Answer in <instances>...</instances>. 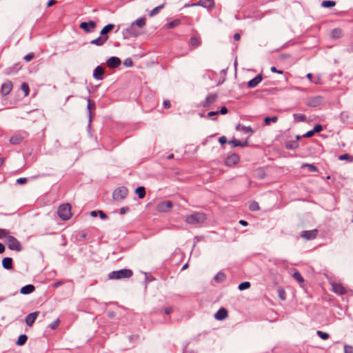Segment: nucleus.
<instances>
[{
  "mask_svg": "<svg viewBox=\"0 0 353 353\" xmlns=\"http://www.w3.org/2000/svg\"><path fill=\"white\" fill-rule=\"evenodd\" d=\"M29 134L26 130H17L15 131L10 137L9 143L11 145H19L26 141Z\"/></svg>",
  "mask_w": 353,
  "mask_h": 353,
  "instance_id": "nucleus-1",
  "label": "nucleus"
},
{
  "mask_svg": "<svg viewBox=\"0 0 353 353\" xmlns=\"http://www.w3.org/2000/svg\"><path fill=\"white\" fill-rule=\"evenodd\" d=\"M133 275V272L129 269H122L117 271L111 272L108 274V279L111 280H119L123 279H129Z\"/></svg>",
  "mask_w": 353,
  "mask_h": 353,
  "instance_id": "nucleus-2",
  "label": "nucleus"
},
{
  "mask_svg": "<svg viewBox=\"0 0 353 353\" xmlns=\"http://www.w3.org/2000/svg\"><path fill=\"white\" fill-rule=\"evenodd\" d=\"M57 213L59 214V216L63 220V221H68L69 220L72 216V212H71V205L69 203H63L61 204L59 208L57 210Z\"/></svg>",
  "mask_w": 353,
  "mask_h": 353,
  "instance_id": "nucleus-3",
  "label": "nucleus"
},
{
  "mask_svg": "<svg viewBox=\"0 0 353 353\" xmlns=\"http://www.w3.org/2000/svg\"><path fill=\"white\" fill-rule=\"evenodd\" d=\"M7 244L9 249L19 252L21 250V245L19 241L12 236H7Z\"/></svg>",
  "mask_w": 353,
  "mask_h": 353,
  "instance_id": "nucleus-4",
  "label": "nucleus"
},
{
  "mask_svg": "<svg viewBox=\"0 0 353 353\" xmlns=\"http://www.w3.org/2000/svg\"><path fill=\"white\" fill-rule=\"evenodd\" d=\"M128 194V190L125 187H119L113 192V198L114 200L121 201L125 199Z\"/></svg>",
  "mask_w": 353,
  "mask_h": 353,
  "instance_id": "nucleus-5",
  "label": "nucleus"
},
{
  "mask_svg": "<svg viewBox=\"0 0 353 353\" xmlns=\"http://www.w3.org/2000/svg\"><path fill=\"white\" fill-rule=\"evenodd\" d=\"M218 95L216 93H212L207 96L205 101L203 102V107L204 108H212V105L217 101Z\"/></svg>",
  "mask_w": 353,
  "mask_h": 353,
  "instance_id": "nucleus-6",
  "label": "nucleus"
},
{
  "mask_svg": "<svg viewBox=\"0 0 353 353\" xmlns=\"http://www.w3.org/2000/svg\"><path fill=\"white\" fill-rule=\"evenodd\" d=\"M173 206L172 202L170 201H163L159 203L157 205V210L161 212H166L170 211Z\"/></svg>",
  "mask_w": 353,
  "mask_h": 353,
  "instance_id": "nucleus-7",
  "label": "nucleus"
},
{
  "mask_svg": "<svg viewBox=\"0 0 353 353\" xmlns=\"http://www.w3.org/2000/svg\"><path fill=\"white\" fill-rule=\"evenodd\" d=\"M240 161V157L236 154H231L228 156L225 161V164L227 166L232 167L236 165Z\"/></svg>",
  "mask_w": 353,
  "mask_h": 353,
  "instance_id": "nucleus-8",
  "label": "nucleus"
},
{
  "mask_svg": "<svg viewBox=\"0 0 353 353\" xmlns=\"http://www.w3.org/2000/svg\"><path fill=\"white\" fill-rule=\"evenodd\" d=\"M13 88V84L12 81L8 80L4 82L1 88V94L2 96L5 97L9 94Z\"/></svg>",
  "mask_w": 353,
  "mask_h": 353,
  "instance_id": "nucleus-9",
  "label": "nucleus"
},
{
  "mask_svg": "<svg viewBox=\"0 0 353 353\" xmlns=\"http://www.w3.org/2000/svg\"><path fill=\"white\" fill-rule=\"evenodd\" d=\"M80 28L86 32L92 31L96 28V23L93 21L89 22H82L80 23Z\"/></svg>",
  "mask_w": 353,
  "mask_h": 353,
  "instance_id": "nucleus-10",
  "label": "nucleus"
},
{
  "mask_svg": "<svg viewBox=\"0 0 353 353\" xmlns=\"http://www.w3.org/2000/svg\"><path fill=\"white\" fill-rule=\"evenodd\" d=\"M332 291L339 295H343L346 293L345 288L341 284L337 283H332Z\"/></svg>",
  "mask_w": 353,
  "mask_h": 353,
  "instance_id": "nucleus-11",
  "label": "nucleus"
},
{
  "mask_svg": "<svg viewBox=\"0 0 353 353\" xmlns=\"http://www.w3.org/2000/svg\"><path fill=\"white\" fill-rule=\"evenodd\" d=\"M317 232H318L317 230L303 231L301 232V236L307 240H311V239H314L316 238V236L317 235Z\"/></svg>",
  "mask_w": 353,
  "mask_h": 353,
  "instance_id": "nucleus-12",
  "label": "nucleus"
},
{
  "mask_svg": "<svg viewBox=\"0 0 353 353\" xmlns=\"http://www.w3.org/2000/svg\"><path fill=\"white\" fill-rule=\"evenodd\" d=\"M183 46H177L176 45L173 48L174 52L176 57L185 56L188 54V50L185 47V44H182Z\"/></svg>",
  "mask_w": 353,
  "mask_h": 353,
  "instance_id": "nucleus-13",
  "label": "nucleus"
},
{
  "mask_svg": "<svg viewBox=\"0 0 353 353\" xmlns=\"http://www.w3.org/2000/svg\"><path fill=\"white\" fill-rule=\"evenodd\" d=\"M201 39L199 36H197V35L192 36L190 38V41H189V46H190V50L197 48L198 46H199L201 45Z\"/></svg>",
  "mask_w": 353,
  "mask_h": 353,
  "instance_id": "nucleus-14",
  "label": "nucleus"
},
{
  "mask_svg": "<svg viewBox=\"0 0 353 353\" xmlns=\"http://www.w3.org/2000/svg\"><path fill=\"white\" fill-rule=\"evenodd\" d=\"M107 65L109 68H115L121 65V60L116 57H110L107 61Z\"/></svg>",
  "mask_w": 353,
  "mask_h": 353,
  "instance_id": "nucleus-15",
  "label": "nucleus"
},
{
  "mask_svg": "<svg viewBox=\"0 0 353 353\" xmlns=\"http://www.w3.org/2000/svg\"><path fill=\"white\" fill-rule=\"evenodd\" d=\"M39 314V312H34L29 314L26 317V323L28 326H32L34 323V321L36 320L37 317L38 316Z\"/></svg>",
  "mask_w": 353,
  "mask_h": 353,
  "instance_id": "nucleus-16",
  "label": "nucleus"
},
{
  "mask_svg": "<svg viewBox=\"0 0 353 353\" xmlns=\"http://www.w3.org/2000/svg\"><path fill=\"white\" fill-rule=\"evenodd\" d=\"M206 219V216L205 214L201 212H196L190 215L187 221H204Z\"/></svg>",
  "mask_w": 353,
  "mask_h": 353,
  "instance_id": "nucleus-17",
  "label": "nucleus"
},
{
  "mask_svg": "<svg viewBox=\"0 0 353 353\" xmlns=\"http://www.w3.org/2000/svg\"><path fill=\"white\" fill-rule=\"evenodd\" d=\"M300 139L299 136L296 137V140L287 141L285 144V147L288 150H294L299 147V144L298 140Z\"/></svg>",
  "mask_w": 353,
  "mask_h": 353,
  "instance_id": "nucleus-18",
  "label": "nucleus"
},
{
  "mask_svg": "<svg viewBox=\"0 0 353 353\" xmlns=\"http://www.w3.org/2000/svg\"><path fill=\"white\" fill-rule=\"evenodd\" d=\"M228 316V311L222 307L218 310V312L215 314L214 318L217 320H223L226 319Z\"/></svg>",
  "mask_w": 353,
  "mask_h": 353,
  "instance_id": "nucleus-19",
  "label": "nucleus"
},
{
  "mask_svg": "<svg viewBox=\"0 0 353 353\" xmlns=\"http://www.w3.org/2000/svg\"><path fill=\"white\" fill-rule=\"evenodd\" d=\"M105 73L104 68L102 66H97L94 71V77L95 79L101 80Z\"/></svg>",
  "mask_w": 353,
  "mask_h": 353,
  "instance_id": "nucleus-20",
  "label": "nucleus"
},
{
  "mask_svg": "<svg viewBox=\"0 0 353 353\" xmlns=\"http://www.w3.org/2000/svg\"><path fill=\"white\" fill-rule=\"evenodd\" d=\"M108 39V36H100L99 37L91 41V43L96 46H103Z\"/></svg>",
  "mask_w": 353,
  "mask_h": 353,
  "instance_id": "nucleus-21",
  "label": "nucleus"
},
{
  "mask_svg": "<svg viewBox=\"0 0 353 353\" xmlns=\"http://www.w3.org/2000/svg\"><path fill=\"white\" fill-rule=\"evenodd\" d=\"M262 79H263V78H262V76L261 74L256 75L254 79H252V80L248 81V88H254V87H256L258 84H259L261 83Z\"/></svg>",
  "mask_w": 353,
  "mask_h": 353,
  "instance_id": "nucleus-22",
  "label": "nucleus"
},
{
  "mask_svg": "<svg viewBox=\"0 0 353 353\" xmlns=\"http://www.w3.org/2000/svg\"><path fill=\"white\" fill-rule=\"evenodd\" d=\"M127 31L130 36L134 37L139 36L142 33L141 30H137L136 26L132 23L131 24L130 27L127 29Z\"/></svg>",
  "mask_w": 353,
  "mask_h": 353,
  "instance_id": "nucleus-23",
  "label": "nucleus"
},
{
  "mask_svg": "<svg viewBox=\"0 0 353 353\" xmlns=\"http://www.w3.org/2000/svg\"><path fill=\"white\" fill-rule=\"evenodd\" d=\"M34 290V286L33 285L29 284L22 287L20 290V292L22 294H28L33 292Z\"/></svg>",
  "mask_w": 353,
  "mask_h": 353,
  "instance_id": "nucleus-24",
  "label": "nucleus"
},
{
  "mask_svg": "<svg viewBox=\"0 0 353 353\" xmlns=\"http://www.w3.org/2000/svg\"><path fill=\"white\" fill-rule=\"evenodd\" d=\"M2 265L6 270L12 268V259L10 257H6L2 260Z\"/></svg>",
  "mask_w": 353,
  "mask_h": 353,
  "instance_id": "nucleus-25",
  "label": "nucleus"
},
{
  "mask_svg": "<svg viewBox=\"0 0 353 353\" xmlns=\"http://www.w3.org/2000/svg\"><path fill=\"white\" fill-rule=\"evenodd\" d=\"M198 4L204 8H210L214 6V0H200Z\"/></svg>",
  "mask_w": 353,
  "mask_h": 353,
  "instance_id": "nucleus-26",
  "label": "nucleus"
},
{
  "mask_svg": "<svg viewBox=\"0 0 353 353\" xmlns=\"http://www.w3.org/2000/svg\"><path fill=\"white\" fill-rule=\"evenodd\" d=\"M132 24L136 27L143 28L146 24V19L145 17L139 18L134 22H133Z\"/></svg>",
  "mask_w": 353,
  "mask_h": 353,
  "instance_id": "nucleus-27",
  "label": "nucleus"
},
{
  "mask_svg": "<svg viewBox=\"0 0 353 353\" xmlns=\"http://www.w3.org/2000/svg\"><path fill=\"white\" fill-rule=\"evenodd\" d=\"M181 24V20L179 19H176L172 20V21L166 24V28L168 29H172L176 26H179Z\"/></svg>",
  "mask_w": 353,
  "mask_h": 353,
  "instance_id": "nucleus-28",
  "label": "nucleus"
},
{
  "mask_svg": "<svg viewBox=\"0 0 353 353\" xmlns=\"http://www.w3.org/2000/svg\"><path fill=\"white\" fill-rule=\"evenodd\" d=\"M331 36L332 38L339 39L343 36V31L340 28H335L332 30Z\"/></svg>",
  "mask_w": 353,
  "mask_h": 353,
  "instance_id": "nucleus-29",
  "label": "nucleus"
},
{
  "mask_svg": "<svg viewBox=\"0 0 353 353\" xmlns=\"http://www.w3.org/2000/svg\"><path fill=\"white\" fill-rule=\"evenodd\" d=\"M135 193L139 199H143L145 196V189L143 186L138 187L135 190Z\"/></svg>",
  "mask_w": 353,
  "mask_h": 353,
  "instance_id": "nucleus-30",
  "label": "nucleus"
},
{
  "mask_svg": "<svg viewBox=\"0 0 353 353\" xmlns=\"http://www.w3.org/2000/svg\"><path fill=\"white\" fill-rule=\"evenodd\" d=\"M306 77L310 80V82H312L316 85L321 83V77L319 76L313 77L312 74L308 73Z\"/></svg>",
  "mask_w": 353,
  "mask_h": 353,
  "instance_id": "nucleus-31",
  "label": "nucleus"
},
{
  "mask_svg": "<svg viewBox=\"0 0 353 353\" xmlns=\"http://www.w3.org/2000/svg\"><path fill=\"white\" fill-rule=\"evenodd\" d=\"M114 26L113 24H108L105 26L101 31V34L103 36H108L107 34L112 31Z\"/></svg>",
  "mask_w": 353,
  "mask_h": 353,
  "instance_id": "nucleus-32",
  "label": "nucleus"
},
{
  "mask_svg": "<svg viewBox=\"0 0 353 353\" xmlns=\"http://www.w3.org/2000/svg\"><path fill=\"white\" fill-rule=\"evenodd\" d=\"M28 340V336L26 334H21L19 336L16 344L17 345L21 346L26 343Z\"/></svg>",
  "mask_w": 353,
  "mask_h": 353,
  "instance_id": "nucleus-33",
  "label": "nucleus"
},
{
  "mask_svg": "<svg viewBox=\"0 0 353 353\" xmlns=\"http://www.w3.org/2000/svg\"><path fill=\"white\" fill-rule=\"evenodd\" d=\"M164 7V5L162 4V5H160L156 8H154V9H152L150 12H149V16L150 17H152L154 16H155L156 14H159V12L161 11V10Z\"/></svg>",
  "mask_w": 353,
  "mask_h": 353,
  "instance_id": "nucleus-34",
  "label": "nucleus"
},
{
  "mask_svg": "<svg viewBox=\"0 0 353 353\" xmlns=\"http://www.w3.org/2000/svg\"><path fill=\"white\" fill-rule=\"evenodd\" d=\"M339 159L341 161H347L348 162H353V156L349 154H344L339 156Z\"/></svg>",
  "mask_w": 353,
  "mask_h": 353,
  "instance_id": "nucleus-35",
  "label": "nucleus"
},
{
  "mask_svg": "<svg viewBox=\"0 0 353 353\" xmlns=\"http://www.w3.org/2000/svg\"><path fill=\"white\" fill-rule=\"evenodd\" d=\"M98 214L100 215L101 219H107V216L105 215V214L103 211H101V210H99V211H92L90 212V215L92 217H97Z\"/></svg>",
  "mask_w": 353,
  "mask_h": 353,
  "instance_id": "nucleus-36",
  "label": "nucleus"
},
{
  "mask_svg": "<svg viewBox=\"0 0 353 353\" xmlns=\"http://www.w3.org/2000/svg\"><path fill=\"white\" fill-rule=\"evenodd\" d=\"M278 121V117L276 116L272 117H265L264 119V123L266 125H270L271 123H276Z\"/></svg>",
  "mask_w": 353,
  "mask_h": 353,
  "instance_id": "nucleus-37",
  "label": "nucleus"
},
{
  "mask_svg": "<svg viewBox=\"0 0 353 353\" xmlns=\"http://www.w3.org/2000/svg\"><path fill=\"white\" fill-rule=\"evenodd\" d=\"M231 143L234 145V147H237V146L243 147V146H247L248 144L247 141L242 142V141H241L239 140H236V139L232 140L231 141Z\"/></svg>",
  "mask_w": 353,
  "mask_h": 353,
  "instance_id": "nucleus-38",
  "label": "nucleus"
},
{
  "mask_svg": "<svg viewBox=\"0 0 353 353\" xmlns=\"http://www.w3.org/2000/svg\"><path fill=\"white\" fill-rule=\"evenodd\" d=\"M293 278L296 280L299 283H303L304 282V279L301 276V274L299 273V272L296 271L293 275Z\"/></svg>",
  "mask_w": 353,
  "mask_h": 353,
  "instance_id": "nucleus-39",
  "label": "nucleus"
},
{
  "mask_svg": "<svg viewBox=\"0 0 353 353\" xmlns=\"http://www.w3.org/2000/svg\"><path fill=\"white\" fill-rule=\"evenodd\" d=\"M336 5V2L334 1L325 0L321 3V6L324 8H332Z\"/></svg>",
  "mask_w": 353,
  "mask_h": 353,
  "instance_id": "nucleus-40",
  "label": "nucleus"
},
{
  "mask_svg": "<svg viewBox=\"0 0 353 353\" xmlns=\"http://www.w3.org/2000/svg\"><path fill=\"white\" fill-rule=\"evenodd\" d=\"M21 89L24 92L25 97H27L29 95L30 88H29V85L27 83H23L21 85Z\"/></svg>",
  "mask_w": 353,
  "mask_h": 353,
  "instance_id": "nucleus-41",
  "label": "nucleus"
},
{
  "mask_svg": "<svg viewBox=\"0 0 353 353\" xmlns=\"http://www.w3.org/2000/svg\"><path fill=\"white\" fill-rule=\"evenodd\" d=\"M294 118L296 122L305 121L306 120L305 115L303 114H294Z\"/></svg>",
  "mask_w": 353,
  "mask_h": 353,
  "instance_id": "nucleus-42",
  "label": "nucleus"
},
{
  "mask_svg": "<svg viewBox=\"0 0 353 353\" xmlns=\"http://www.w3.org/2000/svg\"><path fill=\"white\" fill-rule=\"evenodd\" d=\"M250 287V283L248 281H245V282L241 283L239 285L238 288L239 290L242 291V290L248 289Z\"/></svg>",
  "mask_w": 353,
  "mask_h": 353,
  "instance_id": "nucleus-43",
  "label": "nucleus"
},
{
  "mask_svg": "<svg viewBox=\"0 0 353 353\" xmlns=\"http://www.w3.org/2000/svg\"><path fill=\"white\" fill-rule=\"evenodd\" d=\"M302 168H308L311 172H318V168L313 164L303 163Z\"/></svg>",
  "mask_w": 353,
  "mask_h": 353,
  "instance_id": "nucleus-44",
  "label": "nucleus"
},
{
  "mask_svg": "<svg viewBox=\"0 0 353 353\" xmlns=\"http://www.w3.org/2000/svg\"><path fill=\"white\" fill-rule=\"evenodd\" d=\"M316 334L323 340H327L330 337V335L327 333L323 332L320 330H318L316 332Z\"/></svg>",
  "mask_w": 353,
  "mask_h": 353,
  "instance_id": "nucleus-45",
  "label": "nucleus"
},
{
  "mask_svg": "<svg viewBox=\"0 0 353 353\" xmlns=\"http://www.w3.org/2000/svg\"><path fill=\"white\" fill-rule=\"evenodd\" d=\"M249 208L252 211H255V210H257L259 209V206L258 203L253 201V202L250 203V204L249 205Z\"/></svg>",
  "mask_w": 353,
  "mask_h": 353,
  "instance_id": "nucleus-46",
  "label": "nucleus"
},
{
  "mask_svg": "<svg viewBox=\"0 0 353 353\" xmlns=\"http://www.w3.org/2000/svg\"><path fill=\"white\" fill-rule=\"evenodd\" d=\"M88 109L91 112L92 110L95 109V103L91 99L88 100Z\"/></svg>",
  "mask_w": 353,
  "mask_h": 353,
  "instance_id": "nucleus-47",
  "label": "nucleus"
},
{
  "mask_svg": "<svg viewBox=\"0 0 353 353\" xmlns=\"http://www.w3.org/2000/svg\"><path fill=\"white\" fill-rule=\"evenodd\" d=\"M59 319H57L54 321H53L52 323L49 325V327L52 330H56L59 324Z\"/></svg>",
  "mask_w": 353,
  "mask_h": 353,
  "instance_id": "nucleus-48",
  "label": "nucleus"
},
{
  "mask_svg": "<svg viewBox=\"0 0 353 353\" xmlns=\"http://www.w3.org/2000/svg\"><path fill=\"white\" fill-rule=\"evenodd\" d=\"M34 57V54L33 52L29 53L28 54L24 57V59L26 61L29 62L32 61Z\"/></svg>",
  "mask_w": 353,
  "mask_h": 353,
  "instance_id": "nucleus-49",
  "label": "nucleus"
},
{
  "mask_svg": "<svg viewBox=\"0 0 353 353\" xmlns=\"http://www.w3.org/2000/svg\"><path fill=\"white\" fill-rule=\"evenodd\" d=\"M323 130V126L321 124H317L314 127L313 132L314 133L320 132Z\"/></svg>",
  "mask_w": 353,
  "mask_h": 353,
  "instance_id": "nucleus-50",
  "label": "nucleus"
},
{
  "mask_svg": "<svg viewBox=\"0 0 353 353\" xmlns=\"http://www.w3.org/2000/svg\"><path fill=\"white\" fill-rule=\"evenodd\" d=\"M278 292H279V296L280 297V299L281 300H285V291L283 289H279L278 290Z\"/></svg>",
  "mask_w": 353,
  "mask_h": 353,
  "instance_id": "nucleus-51",
  "label": "nucleus"
},
{
  "mask_svg": "<svg viewBox=\"0 0 353 353\" xmlns=\"http://www.w3.org/2000/svg\"><path fill=\"white\" fill-rule=\"evenodd\" d=\"M344 352V353H353V347L349 345H345Z\"/></svg>",
  "mask_w": 353,
  "mask_h": 353,
  "instance_id": "nucleus-52",
  "label": "nucleus"
},
{
  "mask_svg": "<svg viewBox=\"0 0 353 353\" xmlns=\"http://www.w3.org/2000/svg\"><path fill=\"white\" fill-rule=\"evenodd\" d=\"M8 232L6 230L0 229V239L8 236Z\"/></svg>",
  "mask_w": 353,
  "mask_h": 353,
  "instance_id": "nucleus-53",
  "label": "nucleus"
},
{
  "mask_svg": "<svg viewBox=\"0 0 353 353\" xmlns=\"http://www.w3.org/2000/svg\"><path fill=\"white\" fill-rule=\"evenodd\" d=\"M228 112V108L225 106L221 107V110L219 111V114H225Z\"/></svg>",
  "mask_w": 353,
  "mask_h": 353,
  "instance_id": "nucleus-54",
  "label": "nucleus"
},
{
  "mask_svg": "<svg viewBox=\"0 0 353 353\" xmlns=\"http://www.w3.org/2000/svg\"><path fill=\"white\" fill-rule=\"evenodd\" d=\"M314 134V132H313V130H310L308 132H307L304 135L303 137H306V138H310V137H313Z\"/></svg>",
  "mask_w": 353,
  "mask_h": 353,
  "instance_id": "nucleus-55",
  "label": "nucleus"
},
{
  "mask_svg": "<svg viewBox=\"0 0 353 353\" xmlns=\"http://www.w3.org/2000/svg\"><path fill=\"white\" fill-rule=\"evenodd\" d=\"M17 183H19L20 185H23V184L26 183L27 179L26 178H19L17 180Z\"/></svg>",
  "mask_w": 353,
  "mask_h": 353,
  "instance_id": "nucleus-56",
  "label": "nucleus"
},
{
  "mask_svg": "<svg viewBox=\"0 0 353 353\" xmlns=\"http://www.w3.org/2000/svg\"><path fill=\"white\" fill-rule=\"evenodd\" d=\"M219 110L217 111H210L208 113V117L212 118L213 116L218 115Z\"/></svg>",
  "mask_w": 353,
  "mask_h": 353,
  "instance_id": "nucleus-57",
  "label": "nucleus"
},
{
  "mask_svg": "<svg viewBox=\"0 0 353 353\" xmlns=\"http://www.w3.org/2000/svg\"><path fill=\"white\" fill-rule=\"evenodd\" d=\"M271 71H272V72H275V73H278V74H282L283 73V72L282 70H277V69H276V67H274V66H272V67L271 68Z\"/></svg>",
  "mask_w": 353,
  "mask_h": 353,
  "instance_id": "nucleus-58",
  "label": "nucleus"
},
{
  "mask_svg": "<svg viewBox=\"0 0 353 353\" xmlns=\"http://www.w3.org/2000/svg\"><path fill=\"white\" fill-rule=\"evenodd\" d=\"M163 106L165 108H170L171 106L170 102L169 100H165L163 101Z\"/></svg>",
  "mask_w": 353,
  "mask_h": 353,
  "instance_id": "nucleus-59",
  "label": "nucleus"
},
{
  "mask_svg": "<svg viewBox=\"0 0 353 353\" xmlns=\"http://www.w3.org/2000/svg\"><path fill=\"white\" fill-rule=\"evenodd\" d=\"M219 141L221 144H224L226 143L227 141V139L225 137L223 136V137H221L219 139Z\"/></svg>",
  "mask_w": 353,
  "mask_h": 353,
  "instance_id": "nucleus-60",
  "label": "nucleus"
},
{
  "mask_svg": "<svg viewBox=\"0 0 353 353\" xmlns=\"http://www.w3.org/2000/svg\"><path fill=\"white\" fill-rule=\"evenodd\" d=\"M219 279H221V280L224 279H225V274L221 273V274H217L215 276V279L216 280H219Z\"/></svg>",
  "mask_w": 353,
  "mask_h": 353,
  "instance_id": "nucleus-61",
  "label": "nucleus"
},
{
  "mask_svg": "<svg viewBox=\"0 0 353 353\" xmlns=\"http://www.w3.org/2000/svg\"><path fill=\"white\" fill-rule=\"evenodd\" d=\"M56 3H57V1H55V0H50V1H48L47 6L48 7H50V6H52L55 5Z\"/></svg>",
  "mask_w": 353,
  "mask_h": 353,
  "instance_id": "nucleus-62",
  "label": "nucleus"
},
{
  "mask_svg": "<svg viewBox=\"0 0 353 353\" xmlns=\"http://www.w3.org/2000/svg\"><path fill=\"white\" fill-rule=\"evenodd\" d=\"M241 39V34L239 33H235L234 35V39L235 41H239Z\"/></svg>",
  "mask_w": 353,
  "mask_h": 353,
  "instance_id": "nucleus-63",
  "label": "nucleus"
},
{
  "mask_svg": "<svg viewBox=\"0 0 353 353\" xmlns=\"http://www.w3.org/2000/svg\"><path fill=\"white\" fill-rule=\"evenodd\" d=\"M243 132H245V133H248V132H252V130L251 128H250V127H244V128H243Z\"/></svg>",
  "mask_w": 353,
  "mask_h": 353,
  "instance_id": "nucleus-64",
  "label": "nucleus"
}]
</instances>
